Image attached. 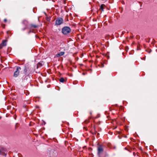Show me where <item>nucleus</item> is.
I'll return each instance as SVG.
<instances>
[{"mask_svg":"<svg viewBox=\"0 0 157 157\" xmlns=\"http://www.w3.org/2000/svg\"><path fill=\"white\" fill-rule=\"evenodd\" d=\"M57 155V153L56 151L49 150L47 151L45 154V156L47 157H55Z\"/></svg>","mask_w":157,"mask_h":157,"instance_id":"1","label":"nucleus"},{"mask_svg":"<svg viewBox=\"0 0 157 157\" xmlns=\"http://www.w3.org/2000/svg\"><path fill=\"white\" fill-rule=\"evenodd\" d=\"M71 31V29L68 27H64L62 29V32L64 35H67Z\"/></svg>","mask_w":157,"mask_h":157,"instance_id":"2","label":"nucleus"},{"mask_svg":"<svg viewBox=\"0 0 157 157\" xmlns=\"http://www.w3.org/2000/svg\"><path fill=\"white\" fill-rule=\"evenodd\" d=\"M103 151L104 149L102 145H99L98 147V154L99 157H100V155Z\"/></svg>","mask_w":157,"mask_h":157,"instance_id":"3","label":"nucleus"},{"mask_svg":"<svg viewBox=\"0 0 157 157\" xmlns=\"http://www.w3.org/2000/svg\"><path fill=\"white\" fill-rule=\"evenodd\" d=\"M63 20L61 18H57L56 21V25H61L63 23Z\"/></svg>","mask_w":157,"mask_h":157,"instance_id":"4","label":"nucleus"},{"mask_svg":"<svg viewBox=\"0 0 157 157\" xmlns=\"http://www.w3.org/2000/svg\"><path fill=\"white\" fill-rule=\"evenodd\" d=\"M21 70V68L20 67H17L16 70L15 71L14 74V77H17L19 75V73L20 71Z\"/></svg>","mask_w":157,"mask_h":157,"instance_id":"5","label":"nucleus"},{"mask_svg":"<svg viewBox=\"0 0 157 157\" xmlns=\"http://www.w3.org/2000/svg\"><path fill=\"white\" fill-rule=\"evenodd\" d=\"M64 52H61L59 53H58L56 55V57H58L60 56H62L64 54Z\"/></svg>","mask_w":157,"mask_h":157,"instance_id":"6","label":"nucleus"},{"mask_svg":"<svg viewBox=\"0 0 157 157\" xmlns=\"http://www.w3.org/2000/svg\"><path fill=\"white\" fill-rule=\"evenodd\" d=\"M31 29H34L37 28L38 27V25H36L31 24Z\"/></svg>","mask_w":157,"mask_h":157,"instance_id":"7","label":"nucleus"},{"mask_svg":"<svg viewBox=\"0 0 157 157\" xmlns=\"http://www.w3.org/2000/svg\"><path fill=\"white\" fill-rule=\"evenodd\" d=\"M5 149L3 148H2V151L0 150V154H2V153H4L5 155H6V153L4 152L5 151Z\"/></svg>","mask_w":157,"mask_h":157,"instance_id":"8","label":"nucleus"},{"mask_svg":"<svg viewBox=\"0 0 157 157\" xmlns=\"http://www.w3.org/2000/svg\"><path fill=\"white\" fill-rule=\"evenodd\" d=\"M6 40H4L2 41V43H1L2 44V45L3 46H5L6 45Z\"/></svg>","mask_w":157,"mask_h":157,"instance_id":"9","label":"nucleus"},{"mask_svg":"<svg viewBox=\"0 0 157 157\" xmlns=\"http://www.w3.org/2000/svg\"><path fill=\"white\" fill-rule=\"evenodd\" d=\"M105 5L103 4L101 5L100 6V9H101L102 11H103L104 7L105 6Z\"/></svg>","mask_w":157,"mask_h":157,"instance_id":"10","label":"nucleus"},{"mask_svg":"<svg viewBox=\"0 0 157 157\" xmlns=\"http://www.w3.org/2000/svg\"><path fill=\"white\" fill-rule=\"evenodd\" d=\"M59 81L61 82H63L64 81V79L63 78H61L59 79Z\"/></svg>","mask_w":157,"mask_h":157,"instance_id":"11","label":"nucleus"},{"mask_svg":"<svg viewBox=\"0 0 157 157\" xmlns=\"http://www.w3.org/2000/svg\"><path fill=\"white\" fill-rule=\"evenodd\" d=\"M3 46H4L1 44H0V49L2 48Z\"/></svg>","mask_w":157,"mask_h":157,"instance_id":"12","label":"nucleus"},{"mask_svg":"<svg viewBox=\"0 0 157 157\" xmlns=\"http://www.w3.org/2000/svg\"><path fill=\"white\" fill-rule=\"evenodd\" d=\"M42 66V64L40 63H39L37 65V67H40Z\"/></svg>","mask_w":157,"mask_h":157,"instance_id":"13","label":"nucleus"},{"mask_svg":"<svg viewBox=\"0 0 157 157\" xmlns=\"http://www.w3.org/2000/svg\"><path fill=\"white\" fill-rule=\"evenodd\" d=\"M89 122V120H86L85 121V122L86 123H87Z\"/></svg>","mask_w":157,"mask_h":157,"instance_id":"14","label":"nucleus"},{"mask_svg":"<svg viewBox=\"0 0 157 157\" xmlns=\"http://www.w3.org/2000/svg\"><path fill=\"white\" fill-rule=\"evenodd\" d=\"M137 50H140V48L139 47V46H137Z\"/></svg>","mask_w":157,"mask_h":157,"instance_id":"15","label":"nucleus"},{"mask_svg":"<svg viewBox=\"0 0 157 157\" xmlns=\"http://www.w3.org/2000/svg\"><path fill=\"white\" fill-rule=\"evenodd\" d=\"M4 21L5 22H7V20L6 19H5L4 20Z\"/></svg>","mask_w":157,"mask_h":157,"instance_id":"16","label":"nucleus"},{"mask_svg":"<svg viewBox=\"0 0 157 157\" xmlns=\"http://www.w3.org/2000/svg\"><path fill=\"white\" fill-rule=\"evenodd\" d=\"M24 71L25 72H26L27 71V69H26V68H25V69H24Z\"/></svg>","mask_w":157,"mask_h":157,"instance_id":"17","label":"nucleus"},{"mask_svg":"<svg viewBox=\"0 0 157 157\" xmlns=\"http://www.w3.org/2000/svg\"><path fill=\"white\" fill-rule=\"evenodd\" d=\"M104 67V65L103 64L101 63L100 67Z\"/></svg>","mask_w":157,"mask_h":157,"instance_id":"18","label":"nucleus"},{"mask_svg":"<svg viewBox=\"0 0 157 157\" xmlns=\"http://www.w3.org/2000/svg\"><path fill=\"white\" fill-rule=\"evenodd\" d=\"M50 20V19L49 18H48L47 19V21H49Z\"/></svg>","mask_w":157,"mask_h":157,"instance_id":"19","label":"nucleus"},{"mask_svg":"<svg viewBox=\"0 0 157 157\" xmlns=\"http://www.w3.org/2000/svg\"><path fill=\"white\" fill-rule=\"evenodd\" d=\"M26 28H23V29H22V30H25L26 29Z\"/></svg>","mask_w":157,"mask_h":157,"instance_id":"20","label":"nucleus"},{"mask_svg":"<svg viewBox=\"0 0 157 157\" xmlns=\"http://www.w3.org/2000/svg\"><path fill=\"white\" fill-rule=\"evenodd\" d=\"M121 109H122V107H121Z\"/></svg>","mask_w":157,"mask_h":157,"instance_id":"21","label":"nucleus"},{"mask_svg":"<svg viewBox=\"0 0 157 157\" xmlns=\"http://www.w3.org/2000/svg\"><path fill=\"white\" fill-rule=\"evenodd\" d=\"M1 118V117H0V119Z\"/></svg>","mask_w":157,"mask_h":157,"instance_id":"22","label":"nucleus"},{"mask_svg":"<svg viewBox=\"0 0 157 157\" xmlns=\"http://www.w3.org/2000/svg\"><path fill=\"white\" fill-rule=\"evenodd\" d=\"M120 125H122V124H120Z\"/></svg>","mask_w":157,"mask_h":157,"instance_id":"23","label":"nucleus"},{"mask_svg":"<svg viewBox=\"0 0 157 157\" xmlns=\"http://www.w3.org/2000/svg\"><path fill=\"white\" fill-rule=\"evenodd\" d=\"M151 52V51H150L149 52V53H150Z\"/></svg>","mask_w":157,"mask_h":157,"instance_id":"24","label":"nucleus"},{"mask_svg":"<svg viewBox=\"0 0 157 157\" xmlns=\"http://www.w3.org/2000/svg\"><path fill=\"white\" fill-rule=\"evenodd\" d=\"M119 109H120V108H119Z\"/></svg>","mask_w":157,"mask_h":157,"instance_id":"25","label":"nucleus"}]
</instances>
